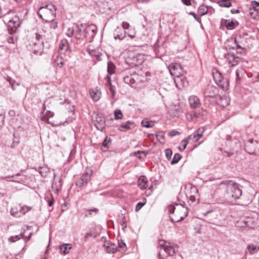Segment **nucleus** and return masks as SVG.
<instances>
[{"label":"nucleus","instance_id":"obj_19","mask_svg":"<svg viewBox=\"0 0 259 259\" xmlns=\"http://www.w3.org/2000/svg\"><path fill=\"white\" fill-rule=\"evenodd\" d=\"M138 186L142 190H144L147 187L148 181L145 176H141L138 181Z\"/></svg>","mask_w":259,"mask_h":259},{"label":"nucleus","instance_id":"obj_2","mask_svg":"<svg viewBox=\"0 0 259 259\" xmlns=\"http://www.w3.org/2000/svg\"><path fill=\"white\" fill-rule=\"evenodd\" d=\"M221 184L226 186L224 194L219 198L221 203H233L242 195V190L236 183L232 181H226L222 182Z\"/></svg>","mask_w":259,"mask_h":259},{"label":"nucleus","instance_id":"obj_7","mask_svg":"<svg viewBox=\"0 0 259 259\" xmlns=\"http://www.w3.org/2000/svg\"><path fill=\"white\" fill-rule=\"evenodd\" d=\"M176 205L178 206V208L176 209V213L178 217H180L179 218H173L172 217H170L171 221L173 223L179 222L183 220H184L188 214V208L186 207L183 206L182 205H179L178 204H176Z\"/></svg>","mask_w":259,"mask_h":259},{"label":"nucleus","instance_id":"obj_25","mask_svg":"<svg viewBox=\"0 0 259 259\" xmlns=\"http://www.w3.org/2000/svg\"><path fill=\"white\" fill-rule=\"evenodd\" d=\"M88 2V0H73L70 4L77 8L82 7L85 6Z\"/></svg>","mask_w":259,"mask_h":259},{"label":"nucleus","instance_id":"obj_35","mask_svg":"<svg viewBox=\"0 0 259 259\" xmlns=\"http://www.w3.org/2000/svg\"><path fill=\"white\" fill-rule=\"evenodd\" d=\"M111 138L108 137H106L103 142V143H102V146H103V147L106 148V149H108L109 148L110 145H111Z\"/></svg>","mask_w":259,"mask_h":259},{"label":"nucleus","instance_id":"obj_8","mask_svg":"<svg viewBox=\"0 0 259 259\" xmlns=\"http://www.w3.org/2000/svg\"><path fill=\"white\" fill-rule=\"evenodd\" d=\"M144 60V56L143 54H137L129 56L126 61L128 63H131L134 66H138L141 65Z\"/></svg>","mask_w":259,"mask_h":259},{"label":"nucleus","instance_id":"obj_50","mask_svg":"<svg viewBox=\"0 0 259 259\" xmlns=\"http://www.w3.org/2000/svg\"><path fill=\"white\" fill-rule=\"evenodd\" d=\"M145 204V203L139 202L136 206L135 211L138 212Z\"/></svg>","mask_w":259,"mask_h":259},{"label":"nucleus","instance_id":"obj_36","mask_svg":"<svg viewBox=\"0 0 259 259\" xmlns=\"http://www.w3.org/2000/svg\"><path fill=\"white\" fill-rule=\"evenodd\" d=\"M55 63L60 67L63 65V59L61 56H57L54 61Z\"/></svg>","mask_w":259,"mask_h":259},{"label":"nucleus","instance_id":"obj_17","mask_svg":"<svg viewBox=\"0 0 259 259\" xmlns=\"http://www.w3.org/2000/svg\"><path fill=\"white\" fill-rule=\"evenodd\" d=\"M21 176L22 175L21 173H18L16 175L2 177V179H6L7 178H12L13 179V180H8V181L18 183H21L24 182V179L23 178L21 177Z\"/></svg>","mask_w":259,"mask_h":259},{"label":"nucleus","instance_id":"obj_12","mask_svg":"<svg viewBox=\"0 0 259 259\" xmlns=\"http://www.w3.org/2000/svg\"><path fill=\"white\" fill-rule=\"evenodd\" d=\"M219 94V89L212 85H208L204 91V95L206 97L215 98Z\"/></svg>","mask_w":259,"mask_h":259},{"label":"nucleus","instance_id":"obj_18","mask_svg":"<svg viewBox=\"0 0 259 259\" xmlns=\"http://www.w3.org/2000/svg\"><path fill=\"white\" fill-rule=\"evenodd\" d=\"M90 93L91 98L95 101H98L101 98V92L97 88L91 89Z\"/></svg>","mask_w":259,"mask_h":259},{"label":"nucleus","instance_id":"obj_51","mask_svg":"<svg viewBox=\"0 0 259 259\" xmlns=\"http://www.w3.org/2000/svg\"><path fill=\"white\" fill-rule=\"evenodd\" d=\"M176 209V207L172 205H169L167 207L168 211L170 213H174Z\"/></svg>","mask_w":259,"mask_h":259},{"label":"nucleus","instance_id":"obj_58","mask_svg":"<svg viewBox=\"0 0 259 259\" xmlns=\"http://www.w3.org/2000/svg\"><path fill=\"white\" fill-rule=\"evenodd\" d=\"M122 27L124 29H128L130 26L129 24L127 22H123L122 23Z\"/></svg>","mask_w":259,"mask_h":259},{"label":"nucleus","instance_id":"obj_48","mask_svg":"<svg viewBox=\"0 0 259 259\" xmlns=\"http://www.w3.org/2000/svg\"><path fill=\"white\" fill-rule=\"evenodd\" d=\"M170 68L169 69V71L171 73V70H175L178 69H182L181 66L179 64H175V65H171L170 66Z\"/></svg>","mask_w":259,"mask_h":259},{"label":"nucleus","instance_id":"obj_45","mask_svg":"<svg viewBox=\"0 0 259 259\" xmlns=\"http://www.w3.org/2000/svg\"><path fill=\"white\" fill-rule=\"evenodd\" d=\"M118 28H117L115 31L114 38L116 40L118 39L121 40H122L124 38V35H123L122 34H115V32H118Z\"/></svg>","mask_w":259,"mask_h":259},{"label":"nucleus","instance_id":"obj_59","mask_svg":"<svg viewBox=\"0 0 259 259\" xmlns=\"http://www.w3.org/2000/svg\"><path fill=\"white\" fill-rule=\"evenodd\" d=\"M235 43L237 48L243 49V47L239 44L237 39H235Z\"/></svg>","mask_w":259,"mask_h":259},{"label":"nucleus","instance_id":"obj_31","mask_svg":"<svg viewBox=\"0 0 259 259\" xmlns=\"http://www.w3.org/2000/svg\"><path fill=\"white\" fill-rule=\"evenodd\" d=\"M72 246L70 244H65L60 246V250L61 252L64 254L69 253V250L71 249Z\"/></svg>","mask_w":259,"mask_h":259},{"label":"nucleus","instance_id":"obj_62","mask_svg":"<svg viewBox=\"0 0 259 259\" xmlns=\"http://www.w3.org/2000/svg\"><path fill=\"white\" fill-rule=\"evenodd\" d=\"M92 236V233L91 232H87L86 234H85V235L84 236V238L85 239H88L89 238V237H91Z\"/></svg>","mask_w":259,"mask_h":259},{"label":"nucleus","instance_id":"obj_22","mask_svg":"<svg viewBox=\"0 0 259 259\" xmlns=\"http://www.w3.org/2000/svg\"><path fill=\"white\" fill-rule=\"evenodd\" d=\"M134 77V87H136L138 84L144 81L145 77L144 76L140 75L136 72L133 73Z\"/></svg>","mask_w":259,"mask_h":259},{"label":"nucleus","instance_id":"obj_26","mask_svg":"<svg viewBox=\"0 0 259 259\" xmlns=\"http://www.w3.org/2000/svg\"><path fill=\"white\" fill-rule=\"evenodd\" d=\"M89 53L93 56H95L96 58L98 59L101 56V53L99 52L100 49L97 50L92 49L91 47H89L87 49Z\"/></svg>","mask_w":259,"mask_h":259},{"label":"nucleus","instance_id":"obj_64","mask_svg":"<svg viewBox=\"0 0 259 259\" xmlns=\"http://www.w3.org/2000/svg\"><path fill=\"white\" fill-rule=\"evenodd\" d=\"M231 12L232 14H237L239 13V10L237 9H232Z\"/></svg>","mask_w":259,"mask_h":259},{"label":"nucleus","instance_id":"obj_32","mask_svg":"<svg viewBox=\"0 0 259 259\" xmlns=\"http://www.w3.org/2000/svg\"><path fill=\"white\" fill-rule=\"evenodd\" d=\"M204 131V129L203 127L198 128L193 136V138L196 141L199 140L202 137Z\"/></svg>","mask_w":259,"mask_h":259},{"label":"nucleus","instance_id":"obj_29","mask_svg":"<svg viewBox=\"0 0 259 259\" xmlns=\"http://www.w3.org/2000/svg\"><path fill=\"white\" fill-rule=\"evenodd\" d=\"M69 45L68 44V42L66 40H62L59 44V51L62 52L63 50H64L65 52L69 50Z\"/></svg>","mask_w":259,"mask_h":259},{"label":"nucleus","instance_id":"obj_53","mask_svg":"<svg viewBox=\"0 0 259 259\" xmlns=\"http://www.w3.org/2000/svg\"><path fill=\"white\" fill-rule=\"evenodd\" d=\"M51 22V24H50V28H52V29H56L58 27V25H57V22H56V21H54V20H53L52 21H50Z\"/></svg>","mask_w":259,"mask_h":259},{"label":"nucleus","instance_id":"obj_23","mask_svg":"<svg viewBox=\"0 0 259 259\" xmlns=\"http://www.w3.org/2000/svg\"><path fill=\"white\" fill-rule=\"evenodd\" d=\"M245 73V71L243 69L240 68L237 69L236 71L235 75H236V81L237 84H239L240 82V80L243 77L244 74Z\"/></svg>","mask_w":259,"mask_h":259},{"label":"nucleus","instance_id":"obj_6","mask_svg":"<svg viewBox=\"0 0 259 259\" xmlns=\"http://www.w3.org/2000/svg\"><path fill=\"white\" fill-rule=\"evenodd\" d=\"M212 74L215 83L223 90H227L229 87L228 80L223 77L222 73L217 68L212 69Z\"/></svg>","mask_w":259,"mask_h":259},{"label":"nucleus","instance_id":"obj_24","mask_svg":"<svg viewBox=\"0 0 259 259\" xmlns=\"http://www.w3.org/2000/svg\"><path fill=\"white\" fill-rule=\"evenodd\" d=\"M19 208H20V205L12 207L10 211L11 215L16 218L21 217L22 215L21 211Z\"/></svg>","mask_w":259,"mask_h":259},{"label":"nucleus","instance_id":"obj_1","mask_svg":"<svg viewBox=\"0 0 259 259\" xmlns=\"http://www.w3.org/2000/svg\"><path fill=\"white\" fill-rule=\"evenodd\" d=\"M12 10H6L2 9L0 7V18L5 17V22L7 24L8 33L10 35L8 38L9 43L14 44L17 39L16 35L18 28L21 25L20 18L15 14Z\"/></svg>","mask_w":259,"mask_h":259},{"label":"nucleus","instance_id":"obj_55","mask_svg":"<svg viewBox=\"0 0 259 259\" xmlns=\"http://www.w3.org/2000/svg\"><path fill=\"white\" fill-rule=\"evenodd\" d=\"M109 247L111 248V249H112V248L114 249V253L116 252L117 250V248L116 247L115 244L113 243H111Z\"/></svg>","mask_w":259,"mask_h":259},{"label":"nucleus","instance_id":"obj_33","mask_svg":"<svg viewBox=\"0 0 259 259\" xmlns=\"http://www.w3.org/2000/svg\"><path fill=\"white\" fill-rule=\"evenodd\" d=\"M218 4L221 7L229 8L232 6V4L229 0H220Z\"/></svg>","mask_w":259,"mask_h":259},{"label":"nucleus","instance_id":"obj_27","mask_svg":"<svg viewBox=\"0 0 259 259\" xmlns=\"http://www.w3.org/2000/svg\"><path fill=\"white\" fill-rule=\"evenodd\" d=\"M123 80L125 83L130 85L132 87H134L133 73L124 76L123 77Z\"/></svg>","mask_w":259,"mask_h":259},{"label":"nucleus","instance_id":"obj_38","mask_svg":"<svg viewBox=\"0 0 259 259\" xmlns=\"http://www.w3.org/2000/svg\"><path fill=\"white\" fill-rule=\"evenodd\" d=\"M247 249L251 254H253L255 252H256L259 250L258 248H257L255 245L253 244L248 245L247 246Z\"/></svg>","mask_w":259,"mask_h":259},{"label":"nucleus","instance_id":"obj_52","mask_svg":"<svg viewBox=\"0 0 259 259\" xmlns=\"http://www.w3.org/2000/svg\"><path fill=\"white\" fill-rule=\"evenodd\" d=\"M189 14L193 16L194 19L198 22H201V19L197 17L195 13L193 12H190Z\"/></svg>","mask_w":259,"mask_h":259},{"label":"nucleus","instance_id":"obj_16","mask_svg":"<svg viewBox=\"0 0 259 259\" xmlns=\"http://www.w3.org/2000/svg\"><path fill=\"white\" fill-rule=\"evenodd\" d=\"M189 103L191 108L196 109L200 107V100L196 96H190L189 99Z\"/></svg>","mask_w":259,"mask_h":259},{"label":"nucleus","instance_id":"obj_39","mask_svg":"<svg viewBox=\"0 0 259 259\" xmlns=\"http://www.w3.org/2000/svg\"><path fill=\"white\" fill-rule=\"evenodd\" d=\"M181 158H182V157L180 154L176 153L174 155V156L172 160L171 161L170 163L171 164H175L178 163L179 161V160L181 159Z\"/></svg>","mask_w":259,"mask_h":259},{"label":"nucleus","instance_id":"obj_56","mask_svg":"<svg viewBox=\"0 0 259 259\" xmlns=\"http://www.w3.org/2000/svg\"><path fill=\"white\" fill-rule=\"evenodd\" d=\"M182 2L186 6H191V0H181Z\"/></svg>","mask_w":259,"mask_h":259},{"label":"nucleus","instance_id":"obj_49","mask_svg":"<svg viewBox=\"0 0 259 259\" xmlns=\"http://www.w3.org/2000/svg\"><path fill=\"white\" fill-rule=\"evenodd\" d=\"M252 6L253 8V9L257 11H259V2H256V1H252Z\"/></svg>","mask_w":259,"mask_h":259},{"label":"nucleus","instance_id":"obj_20","mask_svg":"<svg viewBox=\"0 0 259 259\" xmlns=\"http://www.w3.org/2000/svg\"><path fill=\"white\" fill-rule=\"evenodd\" d=\"M224 25L228 29L232 30L235 29L238 25V23L237 21L228 19L224 20Z\"/></svg>","mask_w":259,"mask_h":259},{"label":"nucleus","instance_id":"obj_9","mask_svg":"<svg viewBox=\"0 0 259 259\" xmlns=\"http://www.w3.org/2000/svg\"><path fill=\"white\" fill-rule=\"evenodd\" d=\"M92 120L98 130L102 131L104 128L105 120L103 114H94V116H92Z\"/></svg>","mask_w":259,"mask_h":259},{"label":"nucleus","instance_id":"obj_34","mask_svg":"<svg viewBox=\"0 0 259 259\" xmlns=\"http://www.w3.org/2000/svg\"><path fill=\"white\" fill-rule=\"evenodd\" d=\"M107 71L109 75L113 74L115 72V66L112 62H108Z\"/></svg>","mask_w":259,"mask_h":259},{"label":"nucleus","instance_id":"obj_60","mask_svg":"<svg viewBox=\"0 0 259 259\" xmlns=\"http://www.w3.org/2000/svg\"><path fill=\"white\" fill-rule=\"evenodd\" d=\"M115 119H121L123 117V114H114Z\"/></svg>","mask_w":259,"mask_h":259},{"label":"nucleus","instance_id":"obj_61","mask_svg":"<svg viewBox=\"0 0 259 259\" xmlns=\"http://www.w3.org/2000/svg\"><path fill=\"white\" fill-rule=\"evenodd\" d=\"M188 120L191 121L193 118V114H186Z\"/></svg>","mask_w":259,"mask_h":259},{"label":"nucleus","instance_id":"obj_10","mask_svg":"<svg viewBox=\"0 0 259 259\" xmlns=\"http://www.w3.org/2000/svg\"><path fill=\"white\" fill-rule=\"evenodd\" d=\"M53 115L54 114H40L39 118L41 121L47 122L53 126H57L65 122V121H59L52 120ZM65 122H66V121H65Z\"/></svg>","mask_w":259,"mask_h":259},{"label":"nucleus","instance_id":"obj_57","mask_svg":"<svg viewBox=\"0 0 259 259\" xmlns=\"http://www.w3.org/2000/svg\"><path fill=\"white\" fill-rule=\"evenodd\" d=\"M126 246V244L124 242H122V241H118V247L119 248H124V247H125Z\"/></svg>","mask_w":259,"mask_h":259},{"label":"nucleus","instance_id":"obj_54","mask_svg":"<svg viewBox=\"0 0 259 259\" xmlns=\"http://www.w3.org/2000/svg\"><path fill=\"white\" fill-rule=\"evenodd\" d=\"M42 167H39L38 168V171L39 172V174L43 177H45L47 175V171H44L42 170Z\"/></svg>","mask_w":259,"mask_h":259},{"label":"nucleus","instance_id":"obj_46","mask_svg":"<svg viewBox=\"0 0 259 259\" xmlns=\"http://www.w3.org/2000/svg\"><path fill=\"white\" fill-rule=\"evenodd\" d=\"M180 135V133L178 131H177L176 130H172L171 131H170L168 134V136L169 137H174V136H178V135Z\"/></svg>","mask_w":259,"mask_h":259},{"label":"nucleus","instance_id":"obj_42","mask_svg":"<svg viewBox=\"0 0 259 259\" xmlns=\"http://www.w3.org/2000/svg\"><path fill=\"white\" fill-rule=\"evenodd\" d=\"M19 209L21 210V215H22L23 214H25L26 212L30 210L31 209V207H29L27 206H24L22 207L20 206V208H19Z\"/></svg>","mask_w":259,"mask_h":259},{"label":"nucleus","instance_id":"obj_30","mask_svg":"<svg viewBox=\"0 0 259 259\" xmlns=\"http://www.w3.org/2000/svg\"><path fill=\"white\" fill-rule=\"evenodd\" d=\"M154 125V122L152 120H149L147 118H144L141 121V126L146 128L152 127Z\"/></svg>","mask_w":259,"mask_h":259},{"label":"nucleus","instance_id":"obj_3","mask_svg":"<svg viewBox=\"0 0 259 259\" xmlns=\"http://www.w3.org/2000/svg\"><path fill=\"white\" fill-rule=\"evenodd\" d=\"M97 30V27L94 24L89 25L83 23L78 24L75 32L76 42L78 44L83 39L91 41L95 37Z\"/></svg>","mask_w":259,"mask_h":259},{"label":"nucleus","instance_id":"obj_41","mask_svg":"<svg viewBox=\"0 0 259 259\" xmlns=\"http://www.w3.org/2000/svg\"><path fill=\"white\" fill-rule=\"evenodd\" d=\"M76 30H74L72 28H69L66 32V35L68 37H72L74 36V37L75 38V32Z\"/></svg>","mask_w":259,"mask_h":259},{"label":"nucleus","instance_id":"obj_28","mask_svg":"<svg viewBox=\"0 0 259 259\" xmlns=\"http://www.w3.org/2000/svg\"><path fill=\"white\" fill-rule=\"evenodd\" d=\"M105 79L107 80L106 84L107 85L110 87H109L110 91L111 92L112 96L114 97L115 96V95L116 93V88H115V87H114L111 84L110 77L109 75H107Z\"/></svg>","mask_w":259,"mask_h":259},{"label":"nucleus","instance_id":"obj_47","mask_svg":"<svg viewBox=\"0 0 259 259\" xmlns=\"http://www.w3.org/2000/svg\"><path fill=\"white\" fill-rule=\"evenodd\" d=\"M20 235H15L14 236H11L9 238V240L12 242H14L16 241V240H19L20 239Z\"/></svg>","mask_w":259,"mask_h":259},{"label":"nucleus","instance_id":"obj_37","mask_svg":"<svg viewBox=\"0 0 259 259\" xmlns=\"http://www.w3.org/2000/svg\"><path fill=\"white\" fill-rule=\"evenodd\" d=\"M207 9L203 6H200L198 10V13L200 16L205 15L207 13Z\"/></svg>","mask_w":259,"mask_h":259},{"label":"nucleus","instance_id":"obj_15","mask_svg":"<svg viewBox=\"0 0 259 259\" xmlns=\"http://www.w3.org/2000/svg\"><path fill=\"white\" fill-rule=\"evenodd\" d=\"M136 125L134 122L127 121L125 123H122L118 127L119 131L122 132H126L127 131L133 129Z\"/></svg>","mask_w":259,"mask_h":259},{"label":"nucleus","instance_id":"obj_11","mask_svg":"<svg viewBox=\"0 0 259 259\" xmlns=\"http://www.w3.org/2000/svg\"><path fill=\"white\" fill-rule=\"evenodd\" d=\"M160 247L161 250H163L167 253L168 255L172 256L175 255L178 251V246L177 245H171L165 244V243H160Z\"/></svg>","mask_w":259,"mask_h":259},{"label":"nucleus","instance_id":"obj_14","mask_svg":"<svg viewBox=\"0 0 259 259\" xmlns=\"http://www.w3.org/2000/svg\"><path fill=\"white\" fill-rule=\"evenodd\" d=\"M257 144V142L256 141L250 139L245 144L244 149L250 154H253L255 153Z\"/></svg>","mask_w":259,"mask_h":259},{"label":"nucleus","instance_id":"obj_21","mask_svg":"<svg viewBox=\"0 0 259 259\" xmlns=\"http://www.w3.org/2000/svg\"><path fill=\"white\" fill-rule=\"evenodd\" d=\"M225 57L227 58L229 63L232 66L237 65L239 60V58L238 57H235L233 55L230 54L226 55Z\"/></svg>","mask_w":259,"mask_h":259},{"label":"nucleus","instance_id":"obj_4","mask_svg":"<svg viewBox=\"0 0 259 259\" xmlns=\"http://www.w3.org/2000/svg\"><path fill=\"white\" fill-rule=\"evenodd\" d=\"M56 9L52 4H48L39 8L38 15L44 21L50 22L54 20L56 17Z\"/></svg>","mask_w":259,"mask_h":259},{"label":"nucleus","instance_id":"obj_40","mask_svg":"<svg viewBox=\"0 0 259 259\" xmlns=\"http://www.w3.org/2000/svg\"><path fill=\"white\" fill-rule=\"evenodd\" d=\"M111 242L107 241L104 243V247L106 248L107 252L109 253H114V249L112 248V249L110 248L109 246L111 244Z\"/></svg>","mask_w":259,"mask_h":259},{"label":"nucleus","instance_id":"obj_44","mask_svg":"<svg viewBox=\"0 0 259 259\" xmlns=\"http://www.w3.org/2000/svg\"><path fill=\"white\" fill-rule=\"evenodd\" d=\"M188 143V142L187 141V140H183L181 143V144L182 145V147H183V148L179 147V148L180 150L181 151L184 150V149L186 148Z\"/></svg>","mask_w":259,"mask_h":259},{"label":"nucleus","instance_id":"obj_13","mask_svg":"<svg viewBox=\"0 0 259 259\" xmlns=\"http://www.w3.org/2000/svg\"><path fill=\"white\" fill-rule=\"evenodd\" d=\"M91 172L92 171L90 172H84L80 178L76 180V185L78 187H81L87 184L91 179Z\"/></svg>","mask_w":259,"mask_h":259},{"label":"nucleus","instance_id":"obj_5","mask_svg":"<svg viewBox=\"0 0 259 259\" xmlns=\"http://www.w3.org/2000/svg\"><path fill=\"white\" fill-rule=\"evenodd\" d=\"M28 47L29 49L34 54H40L44 49V42L42 36L36 33L35 37L32 38Z\"/></svg>","mask_w":259,"mask_h":259},{"label":"nucleus","instance_id":"obj_63","mask_svg":"<svg viewBox=\"0 0 259 259\" xmlns=\"http://www.w3.org/2000/svg\"><path fill=\"white\" fill-rule=\"evenodd\" d=\"M249 221H251V220L250 219H248L247 220H246H246L244 221V223L245 226H248V227H249L250 226Z\"/></svg>","mask_w":259,"mask_h":259},{"label":"nucleus","instance_id":"obj_43","mask_svg":"<svg viewBox=\"0 0 259 259\" xmlns=\"http://www.w3.org/2000/svg\"><path fill=\"white\" fill-rule=\"evenodd\" d=\"M165 156H166V158L168 160H169L171 158V157L172 156V150L170 149H167L165 150Z\"/></svg>","mask_w":259,"mask_h":259}]
</instances>
